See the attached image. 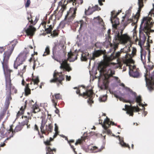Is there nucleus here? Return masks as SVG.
I'll use <instances>...</instances> for the list:
<instances>
[{
	"label": "nucleus",
	"mask_w": 154,
	"mask_h": 154,
	"mask_svg": "<svg viewBox=\"0 0 154 154\" xmlns=\"http://www.w3.org/2000/svg\"><path fill=\"white\" fill-rule=\"evenodd\" d=\"M131 42V38L127 34L121 35L119 33H116L114 38L113 44L110 43V47H113L112 49L115 51L118 48L119 42L125 44Z\"/></svg>",
	"instance_id": "nucleus-1"
},
{
	"label": "nucleus",
	"mask_w": 154,
	"mask_h": 154,
	"mask_svg": "<svg viewBox=\"0 0 154 154\" xmlns=\"http://www.w3.org/2000/svg\"><path fill=\"white\" fill-rule=\"evenodd\" d=\"M153 68L154 65L152 63L148 65L146 68V73L145 74L146 86L149 91H151L154 90V71L151 75L149 74V71Z\"/></svg>",
	"instance_id": "nucleus-2"
},
{
	"label": "nucleus",
	"mask_w": 154,
	"mask_h": 154,
	"mask_svg": "<svg viewBox=\"0 0 154 154\" xmlns=\"http://www.w3.org/2000/svg\"><path fill=\"white\" fill-rule=\"evenodd\" d=\"M67 4L66 2V0L63 2L61 1L59 4L58 7L61 6V8L59 11L57 9L54 12L53 14H52L50 17V19L52 20V18L54 17V20H59L60 18L61 17L63 14V12L64 10L66 9V5Z\"/></svg>",
	"instance_id": "nucleus-3"
},
{
	"label": "nucleus",
	"mask_w": 154,
	"mask_h": 154,
	"mask_svg": "<svg viewBox=\"0 0 154 154\" xmlns=\"http://www.w3.org/2000/svg\"><path fill=\"white\" fill-rule=\"evenodd\" d=\"M76 92L77 94H79V96H82L84 98H86L88 97H89V98L88 100V102L90 104L93 103L92 95L94 93L92 89L86 90L85 92H84L82 94H81L80 90L78 88L76 91Z\"/></svg>",
	"instance_id": "nucleus-4"
},
{
	"label": "nucleus",
	"mask_w": 154,
	"mask_h": 154,
	"mask_svg": "<svg viewBox=\"0 0 154 154\" xmlns=\"http://www.w3.org/2000/svg\"><path fill=\"white\" fill-rule=\"evenodd\" d=\"M27 53L25 51L20 53L17 57L14 63V67L17 69L18 66L23 63L25 62L27 57Z\"/></svg>",
	"instance_id": "nucleus-5"
},
{
	"label": "nucleus",
	"mask_w": 154,
	"mask_h": 154,
	"mask_svg": "<svg viewBox=\"0 0 154 154\" xmlns=\"http://www.w3.org/2000/svg\"><path fill=\"white\" fill-rule=\"evenodd\" d=\"M53 78L50 80L51 83L56 82L58 86L63 84L62 81L64 79V76L62 72H55L53 74Z\"/></svg>",
	"instance_id": "nucleus-6"
},
{
	"label": "nucleus",
	"mask_w": 154,
	"mask_h": 154,
	"mask_svg": "<svg viewBox=\"0 0 154 154\" xmlns=\"http://www.w3.org/2000/svg\"><path fill=\"white\" fill-rule=\"evenodd\" d=\"M52 57L54 60L60 63V69H63V70L68 72H70L72 70V69L70 67L69 64L68 63L67 60L65 59L64 60H63L62 62H61V60H59L56 57L54 54L52 56Z\"/></svg>",
	"instance_id": "nucleus-7"
},
{
	"label": "nucleus",
	"mask_w": 154,
	"mask_h": 154,
	"mask_svg": "<svg viewBox=\"0 0 154 154\" xmlns=\"http://www.w3.org/2000/svg\"><path fill=\"white\" fill-rule=\"evenodd\" d=\"M112 48L113 47H111L110 49V52L113 51V52L110 56H108L107 55H105L104 56V61L107 63H109V62L116 58H119L121 54L122 53H124L122 51L120 52L118 51L115 54L114 52L115 51H114L113 50H112Z\"/></svg>",
	"instance_id": "nucleus-8"
},
{
	"label": "nucleus",
	"mask_w": 154,
	"mask_h": 154,
	"mask_svg": "<svg viewBox=\"0 0 154 154\" xmlns=\"http://www.w3.org/2000/svg\"><path fill=\"white\" fill-rule=\"evenodd\" d=\"M76 11V8H71L67 12L65 16V20H67L68 22H71L75 17Z\"/></svg>",
	"instance_id": "nucleus-9"
},
{
	"label": "nucleus",
	"mask_w": 154,
	"mask_h": 154,
	"mask_svg": "<svg viewBox=\"0 0 154 154\" xmlns=\"http://www.w3.org/2000/svg\"><path fill=\"white\" fill-rule=\"evenodd\" d=\"M45 124L43 123V119L42 121L41 125L40 127L41 131L43 134L48 135L50 133L52 132L53 129V126L51 124L46 125L44 128Z\"/></svg>",
	"instance_id": "nucleus-10"
},
{
	"label": "nucleus",
	"mask_w": 154,
	"mask_h": 154,
	"mask_svg": "<svg viewBox=\"0 0 154 154\" xmlns=\"http://www.w3.org/2000/svg\"><path fill=\"white\" fill-rule=\"evenodd\" d=\"M32 82H31L30 84L29 83L26 84V85L25 86L24 91L25 93V95L26 96H28L31 94V89L29 88V84L31 85H32L33 84L34 86H35L36 85L37 86L38 83L39 82V81L38 77H36L35 78H33L32 79Z\"/></svg>",
	"instance_id": "nucleus-11"
},
{
	"label": "nucleus",
	"mask_w": 154,
	"mask_h": 154,
	"mask_svg": "<svg viewBox=\"0 0 154 154\" xmlns=\"http://www.w3.org/2000/svg\"><path fill=\"white\" fill-rule=\"evenodd\" d=\"M122 110L126 111V113L129 115L130 116H133L134 115V112H138L140 111V109L137 106V107L132 106L131 105L130 106H128L125 104V108L123 109Z\"/></svg>",
	"instance_id": "nucleus-12"
},
{
	"label": "nucleus",
	"mask_w": 154,
	"mask_h": 154,
	"mask_svg": "<svg viewBox=\"0 0 154 154\" xmlns=\"http://www.w3.org/2000/svg\"><path fill=\"white\" fill-rule=\"evenodd\" d=\"M129 74L131 76L134 78H139L140 76L139 70L137 69L135 66H129Z\"/></svg>",
	"instance_id": "nucleus-13"
},
{
	"label": "nucleus",
	"mask_w": 154,
	"mask_h": 154,
	"mask_svg": "<svg viewBox=\"0 0 154 154\" xmlns=\"http://www.w3.org/2000/svg\"><path fill=\"white\" fill-rule=\"evenodd\" d=\"M3 67L5 76L6 86L10 85V70L8 69V66L4 63H2Z\"/></svg>",
	"instance_id": "nucleus-14"
},
{
	"label": "nucleus",
	"mask_w": 154,
	"mask_h": 154,
	"mask_svg": "<svg viewBox=\"0 0 154 154\" xmlns=\"http://www.w3.org/2000/svg\"><path fill=\"white\" fill-rule=\"evenodd\" d=\"M24 126V125H22L21 123H19V125L16 126L14 130L13 131V128L14 127V125H12L10 126V132H12V134L10 136V138L13 137V135L16 132H18L20 131Z\"/></svg>",
	"instance_id": "nucleus-15"
},
{
	"label": "nucleus",
	"mask_w": 154,
	"mask_h": 154,
	"mask_svg": "<svg viewBox=\"0 0 154 154\" xmlns=\"http://www.w3.org/2000/svg\"><path fill=\"white\" fill-rule=\"evenodd\" d=\"M51 101L53 104H54L55 105H57L58 100L62 99V96L59 93L53 95L52 93H51Z\"/></svg>",
	"instance_id": "nucleus-16"
},
{
	"label": "nucleus",
	"mask_w": 154,
	"mask_h": 154,
	"mask_svg": "<svg viewBox=\"0 0 154 154\" xmlns=\"http://www.w3.org/2000/svg\"><path fill=\"white\" fill-rule=\"evenodd\" d=\"M146 32L145 31L146 36L144 34H140V38L139 41L138 45L141 47H142V45H143L145 43L146 38V36L148 35L149 34V32L147 30H146Z\"/></svg>",
	"instance_id": "nucleus-17"
},
{
	"label": "nucleus",
	"mask_w": 154,
	"mask_h": 154,
	"mask_svg": "<svg viewBox=\"0 0 154 154\" xmlns=\"http://www.w3.org/2000/svg\"><path fill=\"white\" fill-rule=\"evenodd\" d=\"M106 50H104L103 51L102 50H98L96 51H95L93 54L92 57H91V60H94L95 59V57H99L102 54H103L104 55L103 56L106 55Z\"/></svg>",
	"instance_id": "nucleus-18"
},
{
	"label": "nucleus",
	"mask_w": 154,
	"mask_h": 154,
	"mask_svg": "<svg viewBox=\"0 0 154 154\" xmlns=\"http://www.w3.org/2000/svg\"><path fill=\"white\" fill-rule=\"evenodd\" d=\"M100 8L98 6V5H96L94 7H93L90 9V8L89 7L87 10L85 9V13L86 15H91L94 11H99L100 10Z\"/></svg>",
	"instance_id": "nucleus-19"
},
{
	"label": "nucleus",
	"mask_w": 154,
	"mask_h": 154,
	"mask_svg": "<svg viewBox=\"0 0 154 154\" xmlns=\"http://www.w3.org/2000/svg\"><path fill=\"white\" fill-rule=\"evenodd\" d=\"M152 18L150 17H144L141 22V24H143L144 23V26L145 27H148L149 26L151 25L152 21H151Z\"/></svg>",
	"instance_id": "nucleus-20"
},
{
	"label": "nucleus",
	"mask_w": 154,
	"mask_h": 154,
	"mask_svg": "<svg viewBox=\"0 0 154 154\" xmlns=\"http://www.w3.org/2000/svg\"><path fill=\"white\" fill-rule=\"evenodd\" d=\"M27 19L29 21V22L30 23V25L32 26L35 25L38 20L36 17L32 16L31 14H29V17H27Z\"/></svg>",
	"instance_id": "nucleus-21"
},
{
	"label": "nucleus",
	"mask_w": 154,
	"mask_h": 154,
	"mask_svg": "<svg viewBox=\"0 0 154 154\" xmlns=\"http://www.w3.org/2000/svg\"><path fill=\"white\" fill-rule=\"evenodd\" d=\"M36 30L35 28L32 26L29 25V27L25 30V32L27 35L32 36L34 35Z\"/></svg>",
	"instance_id": "nucleus-22"
},
{
	"label": "nucleus",
	"mask_w": 154,
	"mask_h": 154,
	"mask_svg": "<svg viewBox=\"0 0 154 154\" xmlns=\"http://www.w3.org/2000/svg\"><path fill=\"white\" fill-rule=\"evenodd\" d=\"M72 2L73 5H75V8H77L79 6V4H82L83 3V0H67L66 3L69 2Z\"/></svg>",
	"instance_id": "nucleus-23"
},
{
	"label": "nucleus",
	"mask_w": 154,
	"mask_h": 154,
	"mask_svg": "<svg viewBox=\"0 0 154 154\" xmlns=\"http://www.w3.org/2000/svg\"><path fill=\"white\" fill-rule=\"evenodd\" d=\"M68 60L70 62H73L77 59V54L76 53H72L70 52L68 54Z\"/></svg>",
	"instance_id": "nucleus-24"
},
{
	"label": "nucleus",
	"mask_w": 154,
	"mask_h": 154,
	"mask_svg": "<svg viewBox=\"0 0 154 154\" xmlns=\"http://www.w3.org/2000/svg\"><path fill=\"white\" fill-rule=\"evenodd\" d=\"M26 101L23 106H22L20 109L19 111L18 112L17 114V118H18L20 116L23 114L26 108Z\"/></svg>",
	"instance_id": "nucleus-25"
},
{
	"label": "nucleus",
	"mask_w": 154,
	"mask_h": 154,
	"mask_svg": "<svg viewBox=\"0 0 154 154\" xmlns=\"http://www.w3.org/2000/svg\"><path fill=\"white\" fill-rule=\"evenodd\" d=\"M140 17H138L136 15L134 16L131 19H128L127 20L126 24H127L131 22H132V23H134V24L137 23L138 22V19Z\"/></svg>",
	"instance_id": "nucleus-26"
},
{
	"label": "nucleus",
	"mask_w": 154,
	"mask_h": 154,
	"mask_svg": "<svg viewBox=\"0 0 154 154\" xmlns=\"http://www.w3.org/2000/svg\"><path fill=\"white\" fill-rule=\"evenodd\" d=\"M91 56L88 52L83 53L82 54L81 60L82 61H86L88 59H89L91 60Z\"/></svg>",
	"instance_id": "nucleus-27"
},
{
	"label": "nucleus",
	"mask_w": 154,
	"mask_h": 154,
	"mask_svg": "<svg viewBox=\"0 0 154 154\" xmlns=\"http://www.w3.org/2000/svg\"><path fill=\"white\" fill-rule=\"evenodd\" d=\"M32 116H22V118L23 119L24 118V119L23 121L21 122L23 125L24 126L26 125H27V124L29 123V120L31 119Z\"/></svg>",
	"instance_id": "nucleus-28"
},
{
	"label": "nucleus",
	"mask_w": 154,
	"mask_h": 154,
	"mask_svg": "<svg viewBox=\"0 0 154 154\" xmlns=\"http://www.w3.org/2000/svg\"><path fill=\"white\" fill-rule=\"evenodd\" d=\"M111 21L113 27L117 29V26L119 24V19L115 16L111 20Z\"/></svg>",
	"instance_id": "nucleus-29"
},
{
	"label": "nucleus",
	"mask_w": 154,
	"mask_h": 154,
	"mask_svg": "<svg viewBox=\"0 0 154 154\" xmlns=\"http://www.w3.org/2000/svg\"><path fill=\"white\" fill-rule=\"evenodd\" d=\"M143 0H138V5H139V8L137 12L136 15L138 16V17H140V13L141 10V8L143 6Z\"/></svg>",
	"instance_id": "nucleus-30"
},
{
	"label": "nucleus",
	"mask_w": 154,
	"mask_h": 154,
	"mask_svg": "<svg viewBox=\"0 0 154 154\" xmlns=\"http://www.w3.org/2000/svg\"><path fill=\"white\" fill-rule=\"evenodd\" d=\"M17 42V39H14L10 42V45H11V48H10V55L13 52L14 48Z\"/></svg>",
	"instance_id": "nucleus-31"
},
{
	"label": "nucleus",
	"mask_w": 154,
	"mask_h": 154,
	"mask_svg": "<svg viewBox=\"0 0 154 154\" xmlns=\"http://www.w3.org/2000/svg\"><path fill=\"white\" fill-rule=\"evenodd\" d=\"M46 154H54L53 152H56V149L55 148H51L50 147L47 146L46 147Z\"/></svg>",
	"instance_id": "nucleus-32"
},
{
	"label": "nucleus",
	"mask_w": 154,
	"mask_h": 154,
	"mask_svg": "<svg viewBox=\"0 0 154 154\" xmlns=\"http://www.w3.org/2000/svg\"><path fill=\"white\" fill-rule=\"evenodd\" d=\"M32 112L35 113L40 111L38 106L36 103L33 104L32 107Z\"/></svg>",
	"instance_id": "nucleus-33"
},
{
	"label": "nucleus",
	"mask_w": 154,
	"mask_h": 154,
	"mask_svg": "<svg viewBox=\"0 0 154 154\" xmlns=\"http://www.w3.org/2000/svg\"><path fill=\"white\" fill-rule=\"evenodd\" d=\"M132 8V7H130L129 8L128 10L126 11V14L125 15V16L124 17H122L123 19L122 20V22H124L125 17H128L130 16V15H131V12Z\"/></svg>",
	"instance_id": "nucleus-34"
},
{
	"label": "nucleus",
	"mask_w": 154,
	"mask_h": 154,
	"mask_svg": "<svg viewBox=\"0 0 154 154\" xmlns=\"http://www.w3.org/2000/svg\"><path fill=\"white\" fill-rule=\"evenodd\" d=\"M98 69L101 72L104 73L106 71V66L103 64H100L98 65Z\"/></svg>",
	"instance_id": "nucleus-35"
},
{
	"label": "nucleus",
	"mask_w": 154,
	"mask_h": 154,
	"mask_svg": "<svg viewBox=\"0 0 154 154\" xmlns=\"http://www.w3.org/2000/svg\"><path fill=\"white\" fill-rule=\"evenodd\" d=\"M106 74L108 76V78H109L110 77H112L113 75L115 74V71H113L111 69H109L108 70Z\"/></svg>",
	"instance_id": "nucleus-36"
},
{
	"label": "nucleus",
	"mask_w": 154,
	"mask_h": 154,
	"mask_svg": "<svg viewBox=\"0 0 154 154\" xmlns=\"http://www.w3.org/2000/svg\"><path fill=\"white\" fill-rule=\"evenodd\" d=\"M105 125L106 127H110L111 123L109 119L106 117V119L104 121L103 124L102 125V127L103 125Z\"/></svg>",
	"instance_id": "nucleus-37"
},
{
	"label": "nucleus",
	"mask_w": 154,
	"mask_h": 154,
	"mask_svg": "<svg viewBox=\"0 0 154 154\" xmlns=\"http://www.w3.org/2000/svg\"><path fill=\"white\" fill-rule=\"evenodd\" d=\"M54 140L53 138L50 137L49 139H47L46 141H44V143L47 146H50L52 145L51 143V141H52Z\"/></svg>",
	"instance_id": "nucleus-38"
},
{
	"label": "nucleus",
	"mask_w": 154,
	"mask_h": 154,
	"mask_svg": "<svg viewBox=\"0 0 154 154\" xmlns=\"http://www.w3.org/2000/svg\"><path fill=\"white\" fill-rule=\"evenodd\" d=\"M66 23L69 24L70 23V22H68L67 21V20H65L64 19L63 21H61L60 23L59 27L60 28H63L65 26Z\"/></svg>",
	"instance_id": "nucleus-39"
},
{
	"label": "nucleus",
	"mask_w": 154,
	"mask_h": 154,
	"mask_svg": "<svg viewBox=\"0 0 154 154\" xmlns=\"http://www.w3.org/2000/svg\"><path fill=\"white\" fill-rule=\"evenodd\" d=\"M26 66H24L22 70H21L20 71H19L17 75H20L21 77H23V74L26 71Z\"/></svg>",
	"instance_id": "nucleus-40"
},
{
	"label": "nucleus",
	"mask_w": 154,
	"mask_h": 154,
	"mask_svg": "<svg viewBox=\"0 0 154 154\" xmlns=\"http://www.w3.org/2000/svg\"><path fill=\"white\" fill-rule=\"evenodd\" d=\"M17 89L10 83V94L11 93L12 94H16L17 93Z\"/></svg>",
	"instance_id": "nucleus-41"
},
{
	"label": "nucleus",
	"mask_w": 154,
	"mask_h": 154,
	"mask_svg": "<svg viewBox=\"0 0 154 154\" xmlns=\"http://www.w3.org/2000/svg\"><path fill=\"white\" fill-rule=\"evenodd\" d=\"M45 30L47 34H51V33L52 30L53 29L52 25H50L48 28H45Z\"/></svg>",
	"instance_id": "nucleus-42"
},
{
	"label": "nucleus",
	"mask_w": 154,
	"mask_h": 154,
	"mask_svg": "<svg viewBox=\"0 0 154 154\" xmlns=\"http://www.w3.org/2000/svg\"><path fill=\"white\" fill-rule=\"evenodd\" d=\"M137 52V49L136 48L133 47L131 54L130 55V57L131 58L134 57L136 55Z\"/></svg>",
	"instance_id": "nucleus-43"
},
{
	"label": "nucleus",
	"mask_w": 154,
	"mask_h": 154,
	"mask_svg": "<svg viewBox=\"0 0 154 154\" xmlns=\"http://www.w3.org/2000/svg\"><path fill=\"white\" fill-rule=\"evenodd\" d=\"M120 144L122 146L124 147L128 148L129 149H130V147L129 145L128 144H127L125 143L124 142L123 140L120 141Z\"/></svg>",
	"instance_id": "nucleus-44"
},
{
	"label": "nucleus",
	"mask_w": 154,
	"mask_h": 154,
	"mask_svg": "<svg viewBox=\"0 0 154 154\" xmlns=\"http://www.w3.org/2000/svg\"><path fill=\"white\" fill-rule=\"evenodd\" d=\"M50 51L49 46H47L45 48V51L43 54V56H46L50 54Z\"/></svg>",
	"instance_id": "nucleus-45"
},
{
	"label": "nucleus",
	"mask_w": 154,
	"mask_h": 154,
	"mask_svg": "<svg viewBox=\"0 0 154 154\" xmlns=\"http://www.w3.org/2000/svg\"><path fill=\"white\" fill-rule=\"evenodd\" d=\"M85 138L84 137H82L81 139H78L75 142V145H77L78 144H80L82 143V142L83 141H85Z\"/></svg>",
	"instance_id": "nucleus-46"
},
{
	"label": "nucleus",
	"mask_w": 154,
	"mask_h": 154,
	"mask_svg": "<svg viewBox=\"0 0 154 154\" xmlns=\"http://www.w3.org/2000/svg\"><path fill=\"white\" fill-rule=\"evenodd\" d=\"M94 19H97L98 20V23L100 24L103 25L104 24V23L103 19L100 18L99 16H98L96 18H94Z\"/></svg>",
	"instance_id": "nucleus-47"
},
{
	"label": "nucleus",
	"mask_w": 154,
	"mask_h": 154,
	"mask_svg": "<svg viewBox=\"0 0 154 154\" xmlns=\"http://www.w3.org/2000/svg\"><path fill=\"white\" fill-rule=\"evenodd\" d=\"M74 140H69V141L68 142V143H69V144L71 147V148L73 149V151L74 152H75V148H74V146H73L71 144V143H74Z\"/></svg>",
	"instance_id": "nucleus-48"
},
{
	"label": "nucleus",
	"mask_w": 154,
	"mask_h": 154,
	"mask_svg": "<svg viewBox=\"0 0 154 154\" xmlns=\"http://www.w3.org/2000/svg\"><path fill=\"white\" fill-rule=\"evenodd\" d=\"M78 24L80 25V30L81 29L83 26L85 25V23L83 21V20H81L78 22Z\"/></svg>",
	"instance_id": "nucleus-49"
},
{
	"label": "nucleus",
	"mask_w": 154,
	"mask_h": 154,
	"mask_svg": "<svg viewBox=\"0 0 154 154\" xmlns=\"http://www.w3.org/2000/svg\"><path fill=\"white\" fill-rule=\"evenodd\" d=\"M59 30L57 29H55L53 31V33H51V35L54 36H57L59 34Z\"/></svg>",
	"instance_id": "nucleus-50"
},
{
	"label": "nucleus",
	"mask_w": 154,
	"mask_h": 154,
	"mask_svg": "<svg viewBox=\"0 0 154 154\" xmlns=\"http://www.w3.org/2000/svg\"><path fill=\"white\" fill-rule=\"evenodd\" d=\"M92 149L93 151L94 152H100L102 149H99L97 147L94 146L93 147Z\"/></svg>",
	"instance_id": "nucleus-51"
},
{
	"label": "nucleus",
	"mask_w": 154,
	"mask_h": 154,
	"mask_svg": "<svg viewBox=\"0 0 154 154\" xmlns=\"http://www.w3.org/2000/svg\"><path fill=\"white\" fill-rule=\"evenodd\" d=\"M136 97V101L137 103H139V105H140V103L142 101V100L141 98V97L140 96H138Z\"/></svg>",
	"instance_id": "nucleus-52"
},
{
	"label": "nucleus",
	"mask_w": 154,
	"mask_h": 154,
	"mask_svg": "<svg viewBox=\"0 0 154 154\" xmlns=\"http://www.w3.org/2000/svg\"><path fill=\"white\" fill-rule=\"evenodd\" d=\"M127 25V24H126V23H124L123 25V27L122 28V29L120 32H119L118 33H119V34L121 35H123V34H122L123 31L125 27Z\"/></svg>",
	"instance_id": "nucleus-53"
},
{
	"label": "nucleus",
	"mask_w": 154,
	"mask_h": 154,
	"mask_svg": "<svg viewBox=\"0 0 154 154\" xmlns=\"http://www.w3.org/2000/svg\"><path fill=\"white\" fill-rule=\"evenodd\" d=\"M125 88L127 91L128 92H129L131 93L132 94H133L134 96L135 97L136 96V95H137L136 93L135 92H133L132 91L131 89L130 88H127V87H126V88Z\"/></svg>",
	"instance_id": "nucleus-54"
},
{
	"label": "nucleus",
	"mask_w": 154,
	"mask_h": 154,
	"mask_svg": "<svg viewBox=\"0 0 154 154\" xmlns=\"http://www.w3.org/2000/svg\"><path fill=\"white\" fill-rule=\"evenodd\" d=\"M103 128H104V129L105 130V131L107 133L109 134H110L111 133V131L110 130L108 129V128L109 127H106L104 125L103 126Z\"/></svg>",
	"instance_id": "nucleus-55"
},
{
	"label": "nucleus",
	"mask_w": 154,
	"mask_h": 154,
	"mask_svg": "<svg viewBox=\"0 0 154 154\" xmlns=\"http://www.w3.org/2000/svg\"><path fill=\"white\" fill-rule=\"evenodd\" d=\"M32 60L33 61V70H35V67L36 65V60H35L34 58L32 59V57H31L29 60V61L31 62Z\"/></svg>",
	"instance_id": "nucleus-56"
},
{
	"label": "nucleus",
	"mask_w": 154,
	"mask_h": 154,
	"mask_svg": "<svg viewBox=\"0 0 154 154\" xmlns=\"http://www.w3.org/2000/svg\"><path fill=\"white\" fill-rule=\"evenodd\" d=\"M122 63L121 62H119L117 64H116V68H120L122 69Z\"/></svg>",
	"instance_id": "nucleus-57"
},
{
	"label": "nucleus",
	"mask_w": 154,
	"mask_h": 154,
	"mask_svg": "<svg viewBox=\"0 0 154 154\" xmlns=\"http://www.w3.org/2000/svg\"><path fill=\"white\" fill-rule=\"evenodd\" d=\"M53 105L54 106L55 108L56 109L55 111V113L56 114H57L59 116H60V111H59V109L57 107H56L57 105H55L54 104H53Z\"/></svg>",
	"instance_id": "nucleus-58"
},
{
	"label": "nucleus",
	"mask_w": 154,
	"mask_h": 154,
	"mask_svg": "<svg viewBox=\"0 0 154 154\" xmlns=\"http://www.w3.org/2000/svg\"><path fill=\"white\" fill-rule=\"evenodd\" d=\"M31 3V1L30 0H27L26 3L25 4V7L26 8H28L29 7V5Z\"/></svg>",
	"instance_id": "nucleus-59"
},
{
	"label": "nucleus",
	"mask_w": 154,
	"mask_h": 154,
	"mask_svg": "<svg viewBox=\"0 0 154 154\" xmlns=\"http://www.w3.org/2000/svg\"><path fill=\"white\" fill-rule=\"evenodd\" d=\"M106 97L103 96V97H100L99 98V100L100 102H104L106 100Z\"/></svg>",
	"instance_id": "nucleus-60"
},
{
	"label": "nucleus",
	"mask_w": 154,
	"mask_h": 154,
	"mask_svg": "<svg viewBox=\"0 0 154 154\" xmlns=\"http://www.w3.org/2000/svg\"><path fill=\"white\" fill-rule=\"evenodd\" d=\"M154 17V9H153L151 10L149 12V15H151L152 16V15Z\"/></svg>",
	"instance_id": "nucleus-61"
},
{
	"label": "nucleus",
	"mask_w": 154,
	"mask_h": 154,
	"mask_svg": "<svg viewBox=\"0 0 154 154\" xmlns=\"http://www.w3.org/2000/svg\"><path fill=\"white\" fill-rule=\"evenodd\" d=\"M152 40H150L149 41V40H148V41H147L146 42V44L147 45V46L148 48H149L150 46V45L149 44V43H152Z\"/></svg>",
	"instance_id": "nucleus-62"
},
{
	"label": "nucleus",
	"mask_w": 154,
	"mask_h": 154,
	"mask_svg": "<svg viewBox=\"0 0 154 154\" xmlns=\"http://www.w3.org/2000/svg\"><path fill=\"white\" fill-rule=\"evenodd\" d=\"M55 125L54 131L55 132H59L58 131V127L57 125L56 124H55Z\"/></svg>",
	"instance_id": "nucleus-63"
},
{
	"label": "nucleus",
	"mask_w": 154,
	"mask_h": 154,
	"mask_svg": "<svg viewBox=\"0 0 154 154\" xmlns=\"http://www.w3.org/2000/svg\"><path fill=\"white\" fill-rule=\"evenodd\" d=\"M46 23L45 21H43L41 23L42 25L43 26L44 28H45L46 27Z\"/></svg>",
	"instance_id": "nucleus-64"
}]
</instances>
